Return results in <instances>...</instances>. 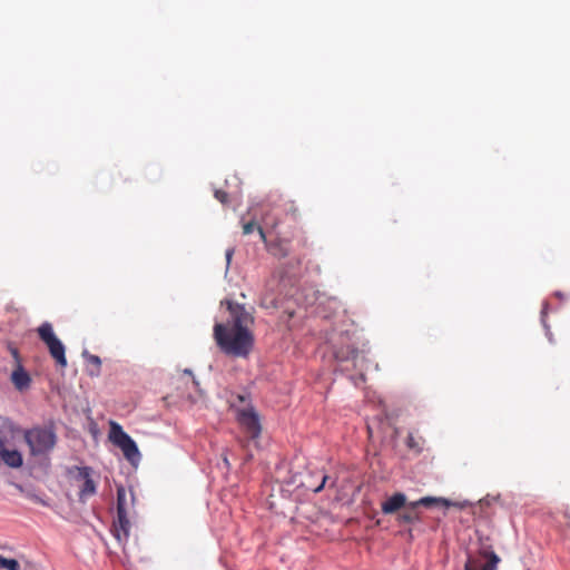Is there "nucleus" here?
I'll use <instances>...</instances> for the list:
<instances>
[{
    "mask_svg": "<svg viewBox=\"0 0 570 570\" xmlns=\"http://www.w3.org/2000/svg\"><path fill=\"white\" fill-rule=\"evenodd\" d=\"M225 304L229 312V318L214 325V340L224 354L246 358L252 353L255 343L252 331L254 317L242 304L232 301H225Z\"/></svg>",
    "mask_w": 570,
    "mask_h": 570,
    "instance_id": "obj_1",
    "label": "nucleus"
},
{
    "mask_svg": "<svg viewBox=\"0 0 570 570\" xmlns=\"http://www.w3.org/2000/svg\"><path fill=\"white\" fill-rule=\"evenodd\" d=\"M23 436L33 456L49 453L57 443V435L51 428L36 426L26 430Z\"/></svg>",
    "mask_w": 570,
    "mask_h": 570,
    "instance_id": "obj_2",
    "label": "nucleus"
},
{
    "mask_svg": "<svg viewBox=\"0 0 570 570\" xmlns=\"http://www.w3.org/2000/svg\"><path fill=\"white\" fill-rule=\"evenodd\" d=\"M433 505L444 507V508L455 507L459 509L464 508V504H462L460 502L450 501L445 498L424 497L416 501L407 503L403 508L404 510L402 512L397 513L396 521L399 524L415 523V522L420 521V514L416 511V509L419 507L431 508Z\"/></svg>",
    "mask_w": 570,
    "mask_h": 570,
    "instance_id": "obj_3",
    "label": "nucleus"
},
{
    "mask_svg": "<svg viewBox=\"0 0 570 570\" xmlns=\"http://www.w3.org/2000/svg\"><path fill=\"white\" fill-rule=\"evenodd\" d=\"M39 338L46 344L50 356L55 360L57 365L61 367L67 366L66 347L62 342L57 337L53 332L51 323L45 322L37 328Z\"/></svg>",
    "mask_w": 570,
    "mask_h": 570,
    "instance_id": "obj_4",
    "label": "nucleus"
},
{
    "mask_svg": "<svg viewBox=\"0 0 570 570\" xmlns=\"http://www.w3.org/2000/svg\"><path fill=\"white\" fill-rule=\"evenodd\" d=\"M109 439L122 451L124 456L128 461L135 462L139 460L140 453L136 442L122 430L121 425L115 421H110Z\"/></svg>",
    "mask_w": 570,
    "mask_h": 570,
    "instance_id": "obj_5",
    "label": "nucleus"
},
{
    "mask_svg": "<svg viewBox=\"0 0 570 570\" xmlns=\"http://www.w3.org/2000/svg\"><path fill=\"white\" fill-rule=\"evenodd\" d=\"M236 420L250 439L256 440L261 435L259 415L250 404L236 411Z\"/></svg>",
    "mask_w": 570,
    "mask_h": 570,
    "instance_id": "obj_6",
    "label": "nucleus"
},
{
    "mask_svg": "<svg viewBox=\"0 0 570 570\" xmlns=\"http://www.w3.org/2000/svg\"><path fill=\"white\" fill-rule=\"evenodd\" d=\"M92 470L89 466H72L68 474L76 481L82 482L79 491V499L85 501L96 493V483L91 478Z\"/></svg>",
    "mask_w": 570,
    "mask_h": 570,
    "instance_id": "obj_7",
    "label": "nucleus"
},
{
    "mask_svg": "<svg viewBox=\"0 0 570 570\" xmlns=\"http://www.w3.org/2000/svg\"><path fill=\"white\" fill-rule=\"evenodd\" d=\"M480 556L485 560V563H481L479 559H470L466 563L476 562L472 567L473 570H497L500 558L493 550L483 548Z\"/></svg>",
    "mask_w": 570,
    "mask_h": 570,
    "instance_id": "obj_8",
    "label": "nucleus"
},
{
    "mask_svg": "<svg viewBox=\"0 0 570 570\" xmlns=\"http://www.w3.org/2000/svg\"><path fill=\"white\" fill-rule=\"evenodd\" d=\"M0 456L4 464L10 468L18 469L22 465V455L18 450H9L6 448V439L0 435Z\"/></svg>",
    "mask_w": 570,
    "mask_h": 570,
    "instance_id": "obj_9",
    "label": "nucleus"
},
{
    "mask_svg": "<svg viewBox=\"0 0 570 570\" xmlns=\"http://www.w3.org/2000/svg\"><path fill=\"white\" fill-rule=\"evenodd\" d=\"M406 504V495L402 492H396L381 503V510L384 514H394L400 512Z\"/></svg>",
    "mask_w": 570,
    "mask_h": 570,
    "instance_id": "obj_10",
    "label": "nucleus"
},
{
    "mask_svg": "<svg viewBox=\"0 0 570 570\" xmlns=\"http://www.w3.org/2000/svg\"><path fill=\"white\" fill-rule=\"evenodd\" d=\"M11 382L18 391H23L30 386L31 377L28 372L18 364L11 374Z\"/></svg>",
    "mask_w": 570,
    "mask_h": 570,
    "instance_id": "obj_11",
    "label": "nucleus"
},
{
    "mask_svg": "<svg viewBox=\"0 0 570 570\" xmlns=\"http://www.w3.org/2000/svg\"><path fill=\"white\" fill-rule=\"evenodd\" d=\"M405 443L410 450L421 453L424 445V439L422 436H415L413 433H409Z\"/></svg>",
    "mask_w": 570,
    "mask_h": 570,
    "instance_id": "obj_12",
    "label": "nucleus"
},
{
    "mask_svg": "<svg viewBox=\"0 0 570 570\" xmlns=\"http://www.w3.org/2000/svg\"><path fill=\"white\" fill-rule=\"evenodd\" d=\"M255 229L258 232L261 239L264 243H266V234H265V232H264L262 226L257 225L254 220H249V222H244L243 223V234L244 235H249Z\"/></svg>",
    "mask_w": 570,
    "mask_h": 570,
    "instance_id": "obj_13",
    "label": "nucleus"
},
{
    "mask_svg": "<svg viewBox=\"0 0 570 570\" xmlns=\"http://www.w3.org/2000/svg\"><path fill=\"white\" fill-rule=\"evenodd\" d=\"M0 570H20V564L16 559H9L0 554Z\"/></svg>",
    "mask_w": 570,
    "mask_h": 570,
    "instance_id": "obj_14",
    "label": "nucleus"
},
{
    "mask_svg": "<svg viewBox=\"0 0 570 570\" xmlns=\"http://www.w3.org/2000/svg\"><path fill=\"white\" fill-rule=\"evenodd\" d=\"M83 356L87 358L88 363L92 364L96 366V372H90V375H98L99 372H100V366H101V360L99 356L97 355H94V354H89L87 352L83 353Z\"/></svg>",
    "mask_w": 570,
    "mask_h": 570,
    "instance_id": "obj_15",
    "label": "nucleus"
},
{
    "mask_svg": "<svg viewBox=\"0 0 570 570\" xmlns=\"http://www.w3.org/2000/svg\"><path fill=\"white\" fill-rule=\"evenodd\" d=\"M125 497H126L125 489L119 488L117 491V514H121V513L124 514V511H126Z\"/></svg>",
    "mask_w": 570,
    "mask_h": 570,
    "instance_id": "obj_16",
    "label": "nucleus"
},
{
    "mask_svg": "<svg viewBox=\"0 0 570 570\" xmlns=\"http://www.w3.org/2000/svg\"><path fill=\"white\" fill-rule=\"evenodd\" d=\"M117 515H118V523H119L121 530L127 535L128 531H129V528H130L129 520L127 519V512L124 511V514L121 513V514H117Z\"/></svg>",
    "mask_w": 570,
    "mask_h": 570,
    "instance_id": "obj_17",
    "label": "nucleus"
},
{
    "mask_svg": "<svg viewBox=\"0 0 570 570\" xmlns=\"http://www.w3.org/2000/svg\"><path fill=\"white\" fill-rule=\"evenodd\" d=\"M263 223L271 228H276L279 224V220L275 217H272L269 213H265L262 217Z\"/></svg>",
    "mask_w": 570,
    "mask_h": 570,
    "instance_id": "obj_18",
    "label": "nucleus"
},
{
    "mask_svg": "<svg viewBox=\"0 0 570 570\" xmlns=\"http://www.w3.org/2000/svg\"><path fill=\"white\" fill-rule=\"evenodd\" d=\"M214 196L215 198L222 203L223 205H226L228 204L229 202V196L226 191L224 190H220V189H216L215 193H214Z\"/></svg>",
    "mask_w": 570,
    "mask_h": 570,
    "instance_id": "obj_19",
    "label": "nucleus"
},
{
    "mask_svg": "<svg viewBox=\"0 0 570 570\" xmlns=\"http://www.w3.org/2000/svg\"><path fill=\"white\" fill-rule=\"evenodd\" d=\"M328 480H330L328 475H326V474H322V475H321V483H320L318 485L314 487V488H311V489H312L315 493H317V492L322 491V490L325 488V485H326V483H327V481H328Z\"/></svg>",
    "mask_w": 570,
    "mask_h": 570,
    "instance_id": "obj_20",
    "label": "nucleus"
},
{
    "mask_svg": "<svg viewBox=\"0 0 570 570\" xmlns=\"http://www.w3.org/2000/svg\"><path fill=\"white\" fill-rule=\"evenodd\" d=\"M233 254H234V248H228L226 250V264H227V267L229 266L230 264V261H232V257H233Z\"/></svg>",
    "mask_w": 570,
    "mask_h": 570,
    "instance_id": "obj_21",
    "label": "nucleus"
},
{
    "mask_svg": "<svg viewBox=\"0 0 570 570\" xmlns=\"http://www.w3.org/2000/svg\"><path fill=\"white\" fill-rule=\"evenodd\" d=\"M2 428L9 432H13L14 430V426L10 421H4Z\"/></svg>",
    "mask_w": 570,
    "mask_h": 570,
    "instance_id": "obj_22",
    "label": "nucleus"
},
{
    "mask_svg": "<svg viewBox=\"0 0 570 570\" xmlns=\"http://www.w3.org/2000/svg\"><path fill=\"white\" fill-rule=\"evenodd\" d=\"M288 213H291L294 217L297 216V208L294 206V203L289 204V207L287 208Z\"/></svg>",
    "mask_w": 570,
    "mask_h": 570,
    "instance_id": "obj_23",
    "label": "nucleus"
},
{
    "mask_svg": "<svg viewBox=\"0 0 570 570\" xmlns=\"http://www.w3.org/2000/svg\"><path fill=\"white\" fill-rule=\"evenodd\" d=\"M31 499L37 502V503H40L42 505H47L46 501L42 500L41 498L37 497V495H32Z\"/></svg>",
    "mask_w": 570,
    "mask_h": 570,
    "instance_id": "obj_24",
    "label": "nucleus"
},
{
    "mask_svg": "<svg viewBox=\"0 0 570 570\" xmlns=\"http://www.w3.org/2000/svg\"><path fill=\"white\" fill-rule=\"evenodd\" d=\"M237 399H238V400H239V402H242V403H246V402H247V396H245V395L239 394V395L237 396Z\"/></svg>",
    "mask_w": 570,
    "mask_h": 570,
    "instance_id": "obj_25",
    "label": "nucleus"
},
{
    "mask_svg": "<svg viewBox=\"0 0 570 570\" xmlns=\"http://www.w3.org/2000/svg\"><path fill=\"white\" fill-rule=\"evenodd\" d=\"M475 563H476V562L466 563V564H465L464 570H473V568H472V567H473V564H475Z\"/></svg>",
    "mask_w": 570,
    "mask_h": 570,
    "instance_id": "obj_26",
    "label": "nucleus"
}]
</instances>
